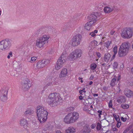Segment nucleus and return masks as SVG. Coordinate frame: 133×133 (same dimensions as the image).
<instances>
[{
    "mask_svg": "<svg viewBox=\"0 0 133 133\" xmlns=\"http://www.w3.org/2000/svg\"><path fill=\"white\" fill-rule=\"evenodd\" d=\"M62 99L60 94L58 92L52 93L49 95L46 102L50 106L55 107L59 104Z\"/></svg>",
    "mask_w": 133,
    "mask_h": 133,
    "instance_id": "1",
    "label": "nucleus"
},
{
    "mask_svg": "<svg viewBox=\"0 0 133 133\" xmlns=\"http://www.w3.org/2000/svg\"><path fill=\"white\" fill-rule=\"evenodd\" d=\"M37 114L38 119L41 123L46 121L48 113L43 107L39 106L37 107Z\"/></svg>",
    "mask_w": 133,
    "mask_h": 133,
    "instance_id": "2",
    "label": "nucleus"
},
{
    "mask_svg": "<svg viewBox=\"0 0 133 133\" xmlns=\"http://www.w3.org/2000/svg\"><path fill=\"white\" fill-rule=\"evenodd\" d=\"M130 48L129 43L128 42H124L120 46L118 52L119 57H123L128 54Z\"/></svg>",
    "mask_w": 133,
    "mask_h": 133,
    "instance_id": "3",
    "label": "nucleus"
},
{
    "mask_svg": "<svg viewBox=\"0 0 133 133\" xmlns=\"http://www.w3.org/2000/svg\"><path fill=\"white\" fill-rule=\"evenodd\" d=\"M50 36L48 35H42L38 38L36 40L35 44L36 46L39 48L43 47L44 45L47 44Z\"/></svg>",
    "mask_w": 133,
    "mask_h": 133,
    "instance_id": "4",
    "label": "nucleus"
},
{
    "mask_svg": "<svg viewBox=\"0 0 133 133\" xmlns=\"http://www.w3.org/2000/svg\"><path fill=\"white\" fill-rule=\"evenodd\" d=\"M121 35L124 39L131 38L133 35V30L131 28H125L121 31Z\"/></svg>",
    "mask_w": 133,
    "mask_h": 133,
    "instance_id": "5",
    "label": "nucleus"
},
{
    "mask_svg": "<svg viewBox=\"0 0 133 133\" xmlns=\"http://www.w3.org/2000/svg\"><path fill=\"white\" fill-rule=\"evenodd\" d=\"M12 41L9 39H5L0 41V52L9 49L12 45Z\"/></svg>",
    "mask_w": 133,
    "mask_h": 133,
    "instance_id": "6",
    "label": "nucleus"
},
{
    "mask_svg": "<svg viewBox=\"0 0 133 133\" xmlns=\"http://www.w3.org/2000/svg\"><path fill=\"white\" fill-rule=\"evenodd\" d=\"M66 56V53L65 51L62 54L58 60L55 66V69L56 70H59L63 66L65 62Z\"/></svg>",
    "mask_w": 133,
    "mask_h": 133,
    "instance_id": "7",
    "label": "nucleus"
},
{
    "mask_svg": "<svg viewBox=\"0 0 133 133\" xmlns=\"http://www.w3.org/2000/svg\"><path fill=\"white\" fill-rule=\"evenodd\" d=\"M82 54V51L81 49H76L70 54L68 58L70 60H74L80 57Z\"/></svg>",
    "mask_w": 133,
    "mask_h": 133,
    "instance_id": "8",
    "label": "nucleus"
},
{
    "mask_svg": "<svg viewBox=\"0 0 133 133\" xmlns=\"http://www.w3.org/2000/svg\"><path fill=\"white\" fill-rule=\"evenodd\" d=\"M82 36L80 34H77L74 36L72 40V45L74 46H77L79 45L82 40Z\"/></svg>",
    "mask_w": 133,
    "mask_h": 133,
    "instance_id": "9",
    "label": "nucleus"
},
{
    "mask_svg": "<svg viewBox=\"0 0 133 133\" xmlns=\"http://www.w3.org/2000/svg\"><path fill=\"white\" fill-rule=\"evenodd\" d=\"M22 89L24 91H27L31 86L30 81L28 78L25 79L21 83Z\"/></svg>",
    "mask_w": 133,
    "mask_h": 133,
    "instance_id": "10",
    "label": "nucleus"
},
{
    "mask_svg": "<svg viewBox=\"0 0 133 133\" xmlns=\"http://www.w3.org/2000/svg\"><path fill=\"white\" fill-rule=\"evenodd\" d=\"M97 13H94V14H90L88 17V18L89 19L90 21L89 22L92 23L94 25L96 23L97 21Z\"/></svg>",
    "mask_w": 133,
    "mask_h": 133,
    "instance_id": "11",
    "label": "nucleus"
},
{
    "mask_svg": "<svg viewBox=\"0 0 133 133\" xmlns=\"http://www.w3.org/2000/svg\"><path fill=\"white\" fill-rule=\"evenodd\" d=\"M115 58V57L113 55L112 57H111L109 53L105 54L104 57V61L107 63L112 61Z\"/></svg>",
    "mask_w": 133,
    "mask_h": 133,
    "instance_id": "12",
    "label": "nucleus"
},
{
    "mask_svg": "<svg viewBox=\"0 0 133 133\" xmlns=\"http://www.w3.org/2000/svg\"><path fill=\"white\" fill-rule=\"evenodd\" d=\"M70 114L73 123L76 122L79 118V114L77 112H74Z\"/></svg>",
    "mask_w": 133,
    "mask_h": 133,
    "instance_id": "13",
    "label": "nucleus"
},
{
    "mask_svg": "<svg viewBox=\"0 0 133 133\" xmlns=\"http://www.w3.org/2000/svg\"><path fill=\"white\" fill-rule=\"evenodd\" d=\"M64 122L66 124H70L73 123L70 113L68 114L63 119Z\"/></svg>",
    "mask_w": 133,
    "mask_h": 133,
    "instance_id": "14",
    "label": "nucleus"
},
{
    "mask_svg": "<svg viewBox=\"0 0 133 133\" xmlns=\"http://www.w3.org/2000/svg\"><path fill=\"white\" fill-rule=\"evenodd\" d=\"M68 72L67 69L65 68L62 69L59 76L60 78L65 77L68 75Z\"/></svg>",
    "mask_w": 133,
    "mask_h": 133,
    "instance_id": "15",
    "label": "nucleus"
},
{
    "mask_svg": "<svg viewBox=\"0 0 133 133\" xmlns=\"http://www.w3.org/2000/svg\"><path fill=\"white\" fill-rule=\"evenodd\" d=\"M46 61H47L45 60L39 61L37 63L36 67L38 68H43L46 65L45 63Z\"/></svg>",
    "mask_w": 133,
    "mask_h": 133,
    "instance_id": "16",
    "label": "nucleus"
},
{
    "mask_svg": "<svg viewBox=\"0 0 133 133\" xmlns=\"http://www.w3.org/2000/svg\"><path fill=\"white\" fill-rule=\"evenodd\" d=\"M94 24L91 23L90 22H88L85 24L84 26V29L86 31H90L92 30V26Z\"/></svg>",
    "mask_w": 133,
    "mask_h": 133,
    "instance_id": "17",
    "label": "nucleus"
},
{
    "mask_svg": "<svg viewBox=\"0 0 133 133\" xmlns=\"http://www.w3.org/2000/svg\"><path fill=\"white\" fill-rule=\"evenodd\" d=\"M28 124L27 121L24 119H21L19 122V124L21 126H23L25 129L27 128Z\"/></svg>",
    "mask_w": 133,
    "mask_h": 133,
    "instance_id": "18",
    "label": "nucleus"
},
{
    "mask_svg": "<svg viewBox=\"0 0 133 133\" xmlns=\"http://www.w3.org/2000/svg\"><path fill=\"white\" fill-rule=\"evenodd\" d=\"M9 89V87H3L0 91L1 93V95L7 96Z\"/></svg>",
    "mask_w": 133,
    "mask_h": 133,
    "instance_id": "19",
    "label": "nucleus"
},
{
    "mask_svg": "<svg viewBox=\"0 0 133 133\" xmlns=\"http://www.w3.org/2000/svg\"><path fill=\"white\" fill-rule=\"evenodd\" d=\"M91 131V130L89 126L87 124H86L83 127L82 129V132L84 133H89Z\"/></svg>",
    "mask_w": 133,
    "mask_h": 133,
    "instance_id": "20",
    "label": "nucleus"
},
{
    "mask_svg": "<svg viewBox=\"0 0 133 133\" xmlns=\"http://www.w3.org/2000/svg\"><path fill=\"white\" fill-rule=\"evenodd\" d=\"M124 93L125 95L128 97H130L133 96L132 91L128 89H125Z\"/></svg>",
    "mask_w": 133,
    "mask_h": 133,
    "instance_id": "21",
    "label": "nucleus"
},
{
    "mask_svg": "<svg viewBox=\"0 0 133 133\" xmlns=\"http://www.w3.org/2000/svg\"><path fill=\"white\" fill-rule=\"evenodd\" d=\"M126 101L125 97L124 96H121L117 99V102L119 103H124Z\"/></svg>",
    "mask_w": 133,
    "mask_h": 133,
    "instance_id": "22",
    "label": "nucleus"
},
{
    "mask_svg": "<svg viewBox=\"0 0 133 133\" xmlns=\"http://www.w3.org/2000/svg\"><path fill=\"white\" fill-rule=\"evenodd\" d=\"M76 129L72 127L68 128L66 130V133H75Z\"/></svg>",
    "mask_w": 133,
    "mask_h": 133,
    "instance_id": "23",
    "label": "nucleus"
},
{
    "mask_svg": "<svg viewBox=\"0 0 133 133\" xmlns=\"http://www.w3.org/2000/svg\"><path fill=\"white\" fill-rule=\"evenodd\" d=\"M33 111L32 108H29L27 110L24 112V115L26 116L28 115H30L32 113Z\"/></svg>",
    "mask_w": 133,
    "mask_h": 133,
    "instance_id": "24",
    "label": "nucleus"
},
{
    "mask_svg": "<svg viewBox=\"0 0 133 133\" xmlns=\"http://www.w3.org/2000/svg\"><path fill=\"white\" fill-rule=\"evenodd\" d=\"M113 10V9L108 6H105L104 7V11L106 13H109L111 12Z\"/></svg>",
    "mask_w": 133,
    "mask_h": 133,
    "instance_id": "25",
    "label": "nucleus"
},
{
    "mask_svg": "<svg viewBox=\"0 0 133 133\" xmlns=\"http://www.w3.org/2000/svg\"><path fill=\"white\" fill-rule=\"evenodd\" d=\"M97 42L95 40L92 41L90 43V45L93 48H95L98 45Z\"/></svg>",
    "mask_w": 133,
    "mask_h": 133,
    "instance_id": "26",
    "label": "nucleus"
},
{
    "mask_svg": "<svg viewBox=\"0 0 133 133\" xmlns=\"http://www.w3.org/2000/svg\"><path fill=\"white\" fill-rule=\"evenodd\" d=\"M56 78H55L54 77H50L49 78V79H51V83H48V84L46 85V87H49L50 86H51V85H52V82H53L54 81H55V79ZM45 87L44 88H45Z\"/></svg>",
    "mask_w": 133,
    "mask_h": 133,
    "instance_id": "27",
    "label": "nucleus"
},
{
    "mask_svg": "<svg viewBox=\"0 0 133 133\" xmlns=\"http://www.w3.org/2000/svg\"><path fill=\"white\" fill-rule=\"evenodd\" d=\"M117 45L115 46L113 48V51L114 52V54L113 56L115 58V57L117 53Z\"/></svg>",
    "mask_w": 133,
    "mask_h": 133,
    "instance_id": "28",
    "label": "nucleus"
},
{
    "mask_svg": "<svg viewBox=\"0 0 133 133\" xmlns=\"http://www.w3.org/2000/svg\"><path fill=\"white\" fill-rule=\"evenodd\" d=\"M0 98L1 101L5 102L7 99V96L1 95Z\"/></svg>",
    "mask_w": 133,
    "mask_h": 133,
    "instance_id": "29",
    "label": "nucleus"
},
{
    "mask_svg": "<svg viewBox=\"0 0 133 133\" xmlns=\"http://www.w3.org/2000/svg\"><path fill=\"white\" fill-rule=\"evenodd\" d=\"M98 30H94V31L92 32L89 34V35H91V36L93 37H95L96 34L98 33Z\"/></svg>",
    "mask_w": 133,
    "mask_h": 133,
    "instance_id": "30",
    "label": "nucleus"
},
{
    "mask_svg": "<svg viewBox=\"0 0 133 133\" xmlns=\"http://www.w3.org/2000/svg\"><path fill=\"white\" fill-rule=\"evenodd\" d=\"M116 80V79L115 78H114L112 79L110 84L111 86L113 87L115 85Z\"/></svg>",
    "mask_w": 133,
    "mask_h": 133,
    "instance_id": "31",
    "label": "nucleus"
},
{
    "mask_svg": "<svg viewBox=\"0 0 133 133\" xmlns=\"http://www.w3.org/2000/svg\"><path fill=\"white\" fill-rule=\"evenodd\" d=\"M97 65L95 63H93L90 65V69L92 70H94L96 69Z\"/></svg>",
    "mask_w": 133,
    "mask_h": 133,
    "instance_id": "32",
    "label": "nucleus"
},
{
    "mask_svg": "<svg viewBox=\"0 0 133 133\" xmlns=\"http://www.w3.org/2000/svg\"><path fill=\"white\" fill-rule=\"evenodd\" d=\"M111 41H108L105 42V46L106 47L108 48L109 47L110 44L111 43Z\"/></svg>",
    "mask_w": 133,
    "mask_h": 133,
    "instance_id": "33",
    "label": "nucleus"
},
{
    "mask_svg": "<svg viewBox=\"0 0 133 133\" xmlns=\"http://www.w3.org/2000/svg\"><path fill=\"white\" fill-rule=\"evenodd\" d=\"M121 107L123 109H127L129 108V105L127 104H122L121 105Z\"/></svg>",
    "mask_w": 133,
    "mask_h": 133,
    "instance_id": "34",
    "label": "nucleus"
},
{
    "mask_svg": "<svg viewBox=\"0 0 133 133\" xmlns=\"http://www.w3.org/2000/svg\"><path fill=\"white\" fill-rule=\"evenodd\" d=\"M113 67L114 69H117L118 66V64L117 62H115L112 64Z\"/></svg>",
    "mask_w": 133,
    "mask_h": 133,
    "instance_id": "35",
    "label": "nucleus"
},
{
    "mask_svg": "<svg viewBox=\"0 0 133 133\" xmlns=\"http://www.w3.org/2000/svg\"><path fill=\"white\" fill-rule=\"evenodd\" d=\"M37 57H33L31 58L30 60L29 61L30 63L34 62L37 59Z\"/></svg>",
    "mask_w": 133,
    "mask_h": 133,
    "instance_id": "36",
    "label": "nucleus"
},
{
    "mask_svg": "<svg viewBox=\"0 0 133 133\" xmlns=\"http://www.w3.org/2000/svg\"><path fill=\"white\" fill-rule=\"evenodd\" d=\"M131 127L129 126L128 128H127L123 131V133H126L129 131H130L131 129Z\"/></svg>",
    "mask_w": 133,
    "mask_h": 133,
    "instance_id": "37",
    "label": "nucleus"
},
{
    "mask_svg": "<svg viewBox=\"0 0 133 133\" xmlns=\"http://www.w3.org/2000/svg\"><path fill=\"white\" fill-rule=\"evenodd\" d=\"M113 116L115 118V120L117 121H120V119L118 117H117V116L115 114H113Z\"/></svg>",
    "mask_w": 133,
    "mask_h": 133,
    "instance_id": "38",
    "label": "nucleus"
},
{
    "mask_svg": "<svg viewBox=\"0 0 133 133\" xmlns=\"http://www.w3.org/2000/svg\"><path fill=\"white\" fill-rule=\"evenodd\" d=\"M85 89L84 88H83L82 90H80L79 91V93L80 95H82L83 92L85 93L86 91L85 90Z\"/></svg>",
    "mask_w": 133,
    "mask_h": 133,
    "instance_id": "39",
    "label": "nucleus"
},
{
    "mask_svg": "<svg viewBox=\"0 0 133 133\" xmlns=\"http://www.w3.org/2000/svg\"><path fill=\"white\" fill-rule=\"evenodd\" d=\"M109 107L110 108H112V101L110 100L109 103L108 105Z\"/></svg>",
    "mask_w": 133,
    "mask_h": 133,
    "instance_id": "40",
    "label": "nucleus"
},
{
    "mask_svg": "<svg viewBox=\"0 0 133 133\" xmlns=\"http://www.w3.org/2000/svg\"><path fill=\"white\" fill-rule=\"evenodd\" d=\"M97 130H99L101 128V125L99 123H98L97 124V126L96 127Z\"/></svg>",
    "mask_w": 133,
    "mask_h": 133,
    "instance_id": "41",
    "label": "nucleus"
},
{
    "mask_svg": "<svg viewBox=\"0 0 133 133\" xmlns=\"http://www.w3.org/2000/svg\"><path fill=\"white\" fill-rule=\"evenodd\" d=\"M12 56V53L11 51H10L9 54L7 56V58L9 59L10 58V57Z\"/></svg>",
    "mask_w": 133,
    "mask_h": 133,
    "instance_id": "42",
    "label": "nucleus"
},
{
    "mask_svg": "<svg viewBox=\"0 0 133 133\" xmlns=\"http://www.w3.org/2000/svg\"><path fill=\"white\" fill-rule=\"evenodd\" d=\"M119 121H117V125H116V127L117 128H119L120 127V126L121 125V122H120Z\"/></svg>",
    "mask_w": 133,
    "mask_h": 133,
    "instance_id": "43",
    "label": "nucleus"
},
{
    "mask_svg": "<svg viewBox=\"0 0 133 133\" xmlns=\"http://www.w3.org/2000/svg\"><path fill=\"white\" fill-rule=\"evenodd\" d=\"M97 112L99 113V114L98 115V117L99 118L101 117V115H102V112L101 110H98V111Z\"/></svg>",
    "mask_w": 133,
    "mask_h": 133,
    "instance_id": "44",
    "label": "nucleus"
},
{
    "mask_svg": "<svg viewBox=\"0 0 133 133\" xmlns=\"http://www.w3.org/2000/svg\"><path fill=\"white\" fill-rule=\"evenodd\" d=\"M96 54L99 58H100L101 56V55L100 53L99 52H96Z\"/></svg>",
    "mask_w": 133,
    "mask_h": 133,
    "instance_id": "45",
    "label": "nucleus"
},
{
    "mask_svg": "<svg viewBox=\"0 0 133 133\" xmlns=\"http://www.w3.org/2000/svg\"><path fill=\"white\" fill-rule=\"evenodd\" d=\"M124 67V65L123 64H122L120 65V70H123V68Z\"/></svg>",
    "mask_w": 133,
    "mask_h": 133,
    "instance_id": "46",
    "label": "nucleus"
},
{
    "mask_svg": "<svg viewBox=\"0 0 133 133\" xmlns=\"http://www.w3.org/2000/svg\"><path fill=\"white\" fill-rule=\"evenodd\" d=\"M95 126H96V125L95 124H92L91 125V128H92V129H94V128L95 127Z\"/></svg>",
    "mask_w": 133,
    "mask_h": 133,
    "instance_id": "47",
    "label": "nucleus"
},
{
    "mask_svg": "<svg viewBox=\"0 0 133 133\" xmlns=\"http://www.w3.org/2000/svg\"><path fill=\"white\" fill-rule=\"evenodd\" d=\"M115 31L114 30H112L110 32V34L111 35H113L115 33Z\"/></svg>",
    "mask_w": 133,
    "mask_h": 133,
    "instance_id": "48",
    "label": "nucleus"
},
{
    "mask_svg": "<svg viewBox=\"0 0 133 133\" xmlns=\"http://www.w3.org/2000/svg\"><path fill=\"white\" fill-rule=\"evenodd\" d=\"M112 130L113 131H116L117 132L118 131V129L115 127L113 128H112Z\"/></svg>",
    "mask_w": 133,
    "mask_h": 133,
    "instance_id": "49",
    "label": "nucleus"
},
{
    "mask_svg": "<svg viewBox=\"0 0 133 133\" xmlns=\"http://www.w3.org/2000/svg\"><path fill=\"white\" fill-rule=\"evenodd\" d=\"M78 79L79 80H81V83H82L83 82V78H81L80 77H79L78 78Z\"/></svg>",
    "mask_w": 133,
    "mask_h": 133,
    "instance_id": "50",
    "label": "nucleus"
},
{
    "mask_svg": "<svg viewBox=\"0 0 133 133\" xmlns=\"http://www.w3.org/2000/svg\"><path fill=\"white\" fill-rule=\"evenodd\" d=\"M106 39V38L104 37H103L102 39V41L103 42H104Z\"/></svg>",
    "mask_w": 133,
    "mask_h": 133,
    "instance_id": "51",
    "label": "nucleus"
},
{
    "mask_svg": "<svg viewBox=\"0 0 133 133\" xmlns=\"http://www.w3.org/2000/svg\"><path fill=\"white\" fill-rule=\"evenodd\" d=\"M94 76H93V75H91L90 76V78H89L90 79V80H92L94 79Z\"/></svg>",
    "mask_w": 133,
    "mask_h": 133,
    "instance_id": "52",
    "label": "nucleus"
},
{
    "mask_svg": "<svg viewBox=\"0 0 133 133\" xmlns=\"http://www.w3.org/2000/svg\"><path fill=\"white\" fill-rule=\"evenodd\" d=\"M84 98V96H82L81 95H80L79 96V98L80 100H82L83 98Z\"/></svg>",
    "mask_w": 133,
    "mask_h": 133,
    "instance_id": "53",
    "label": "nucleus"
},
{
    "mask_svg": "<svg viewBox=\"0 0 133 133\" xmlns=\"http://www.w3.org/2000/svg\"><path fill=\"white\" fill-rule=\"evenodd\" d=\"M117 89L118 90L117 91L118 92H119L121 90L119 87H117Z\"/></svg>",
    "mask_w": 133,
    "mask_h": 133,
    "instance_id": "54",
    "label": "nucleus"
},
{
    "mask_svg": "<svg viewBox=\"0 0 133 133\" xmlns=\"http://www.w3.org/2000/svg\"><path fill=\"white\" fill-rule=\"evenodd\" d=\"M121 76L120 75H119V76L118 77V79H117V81H119V80L121 79Z\"/></svg>",
    "mask_w": 133,
    "mask_h": 133,
    "instance_id": "55",
    "label": "nucleus"
},
{
    "mask_svg": "<svg viewBox=\"0 0 133 133\" xmlns=\"http://www.w3.org/2000/svg\"><path fill=\"white\" fill-rule=\"evenodd\" d=\"M128 133H133V128Z\"/></svg>",
    "mask_w": 133,
    "mask_h": 133,
    "instance_id": "56",
    "label": "nucleus"
},
{
    "mask_svg": "<svg viewBox=\"0 0 133 133\" xmlns=\"http://www.w3.org/2000/svg\"><path fill=\"white\" fill-rule=\"evenodd\" d=\"M98 96V94H95L93 95V96L94 97L97 96Z\"/></svg>",
    "mask_w": 133,
    "mask_h": 133,
    "instance_id": "57",
    "label": "nucleus"
},
{
    "mask_svg": "<svg viewBox=\"0 0 133 133\" xmlns=\"http://www.w3.org/2000/svg\"><path fill=\"white\" fill-rule=\"evenodd\" d=\"M121 120H122V121H123V122H124V121H126V120H125V119L124 118H123V117H122L121 118Z\"/></svg>",
    "mask_w": 133,
    "mask_h": 133,
    "instance_id": "58",
    "label": "nucleus"
},
{
    "mask_svg": "<svg viewBox=\"0 0 133 133\" xmlns=\"http://www.w3.org/2000/svg\"><path fill=\"white\" fill-rule=\"evenodd\" d=\"M93 83V82L92 81H91L89 82V84L90 85H91Z\"/></svg>",
    "mask_w": 133,
    "mask_h": 133,
    "instance_id": "59",
    "label": "nucleus"
},
{
    "mask_svg": "<svg viewBox=\"0 0 133 133\" xmlns=\"http://www.w3.org/2000/svg\"><path fill=\"white\" fill-rule=\"evenodd\" d=\"M58 82H56V83H53V84L55 85H57L58 84Z\"/></svg>",
    "mask_w": 133,
    "mask_h": 133,
    "instance_id": "60",
    "label": "nucleus"
},
{
    "mask_svg": "<svg viewBox=\"0 0 133 133\" xmlns=\"http://www.w3.org/2000/svg\"><path fill=\"white\" fill-rule=\"evenodd\" d=\"M131 72L133 73V67L131 69Z\"/></svg>",
    "mask_w": 133,
    "mask_h": 133,
    "instance_id": "61",
    "label": "nucleus"
},
{
    "mask_svg": "<svg viewBox=\"0 0 133 133\" xmlns=\"http://www.w3.org/2000/svg\"><path fill=\"white\" fill-rule=\"evenodd\" d=\"M102 65H103V66H105L106 65V64L105 63H103V64H102Z\"/></svg>",
    "mask_w": 133,
    "mask_h": 133,
    "instance_id": "62",
    "label": "nucleus"
},
{
    "mask_svg": "<svg viewBox=\"0 0 133 133\" xmlns=\"http://www.w3.org/2000/svg\"><path fill=\"white\" fill-rule=\"evenodd\" d=\"M90 107L91 108H93V106L92 105H91L90 106Z\"/></svg>",
    "mask_w": 133,
    "mask_h": 133,
    "instance_id": "63",
    "label": "nucleus"
},
{
    "mask_svg": "<svg viewBox=\"0 0 133 133\" xmlns=\"http://www.w3.org/2000/svg\"><path fill=\"white\" fill-rule=\"evenodd\" d=\"M56 133H61L60 131H58L57 132H56Z\"/></svg>",
    "mask_w": 133,
    "mask_h": 133,
    "instance_id": "64",
    "label": "nucleus"
}]
</instances>
